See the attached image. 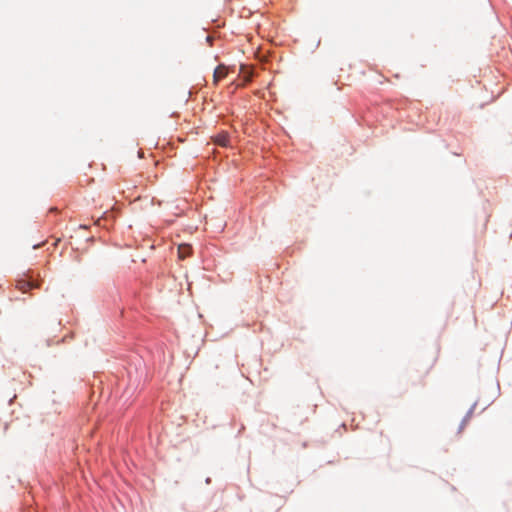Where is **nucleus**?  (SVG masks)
Returning <instances> with one entry per match:
<instances>
[{"mask_svg":"<svg viewBox=\"0 0 512 512\" xmlns=\"http://www.w3.org/2000/svg\"><path fill=\"white\" fill-rule=\"evenodd\" d=\"M39 284L32 280V277L28 279H20L17 281V288L22 292H27L30 289L38 288Z\"/></svg>","mask_w":512,"mask_h":512,"instance_id":"1","label":"nucleus"},{"mask_svg":"<svg viewBox=\"0 0 512 512\" xmlns=\"http://www.w3.org/2000/svg\"><path fill=\"white\" fill-rule=\"evenodd\" d=\"M227 75H228V68L226 66H224L222 64L217 66V68L214 70V73H213V83L215 85H217L219 83V81L226 78Z\"/></svg>","mask_w":512,"mask_h":512,"instance_id":"2","label":"nucleus"},{"mask_svg":"<svg viewBox=\"0 0 512 512\" xmlns=\"http://www.w3.org/2000/svg\"><path fill=\"white\" fill-rule=\"evenodd\" d=\"M192 253V247L189 244H180L178 246V257L181 260L186 259Z\"/></svg>","mask_w":512,"mask_h":512,"instance_id":"3","label":"nucleus"},{"mask_svg":"<svg viewBox=\"0 0 512 512\" xmlns=\"http://www.w3.org/2000/svg\"><path fill=\"white\" fill-rule=\"evenodd\" d=\"M214 142L222 147L229 145V135L226 132H221L214 137Z\"/></svg>","mask_w":512,"mask_h":512,"instance_id":"4","label":"nucleus"},{"mask_svg":"<svg viewBox=\"0 0 512 512\" xmlns=\"http://www.w3.org/2000/svg\"><path fill=\"white\" fill-rule=\"evenodd\" d=\"M435 362H436V358H433L432 361L430 362V364L428 365V368L425 370L426 373H428L433 368V366L435 365Z\"/></svg>","mask_w":512,"mask_h":512,"instance_id":"5","label":"nucleus"}]
</instances>
